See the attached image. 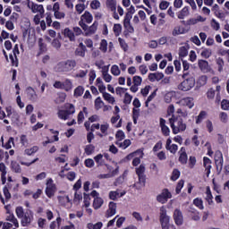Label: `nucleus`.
<instances>
[{"mask_svg":"<svg viewBox=\"0 0 229 229\" xmlns=\"http://www.w3.org/2000/svg\"><path fill=\"white\" fill-rule=\"evenodd\" d=\"M100 5H101V4L98 0H94L90 4V6H91L92 10H98Z\"/></svg>","mask_w":229,"mask_h":229,"instance_id":"56","label":"nucleus"},{"mask_svg":"<svg viewBox=\"0 0 229 229\" xmlns=\"http://www.w3.org/2000/svg\"><path fill=\"white\" fill-rule=\"evenodd\" d=\"M107 47H108V43L106 42V40L102 39L100 42V47H99L100 51H103V53H106Z\"/></svg>","mask_w":229,"mask_h":229,"instance_id":"40","label":"nucleus"},{"mask_svg":"<svg viewBox=\"0 0 229 229\" xmlns=\"http://www.w3.org/2000/svg\"><path fill=\"white\" fill-rule=\"evenodd\" d=\"M212 162L210 161V158L208 157H204V167L207 171V176H209L210 174V169H212Z\"/></svg>","mask_w":229,"mask_h":229,"instance_id":"20","label":"nucleus"},{"mask_svg":"<svg viewBox=\"0 0 229 229\" xmlns=\"http://www.w3.org/2000/svg\"><path fill=\"white\" fill-rule=\"evenodd\" d=\"M161 131L165 137H169V133H171V131L169 130V127H167V125L161 127Z\"/></svg>","mask_w":229,"mask_h":229,"instance_id":"53","label":"nucleus"},{"mask_svg":"<svg viewBox=\"0 0 229 229\" xmlns=\"http://www.w3.org/2000/svg\"><path fill=\"white\" fill-rule=\"evenodd\" d=\"M159 221L162 229H169V216H167V210L165 207H161L159 209Z\"/></svg>","mask_w":229,"mask_h":229,"instance_id":"5","label":"nucleus"},{"mask_svg":"<svg viewBox=\"0 0 229 229\" xmlns=\"http://www.w3.org/2000/svg\"><path fill=\"white\" fill-rule=\"evenodd\" d=\"M137 153H140V150H137L135 152H132L129 154L126 157L123 159V162H129V160H131V158H134V157L137 156Z\"/></svg>","mask_w":229,"mask_h":229,"instance_id":"44","label":"nucleus"},{"mask_svg":"<svg viewBox=\"0 0 229 229\" xmlns=\"http://www.w3.org/2000/svg\"><path fill=\"white\" fill-rule=\"evenodd\" d=\"M106 7L108 8V10H110L111 12H113V17L114 19H115L116 21H119V14H117V1L115 0H106Z\"/></svg>","mask_w":229,"mask_h":229,"instance_id":"7","label":"nucleus"},{"mask_svg":"<svg viewBox=\"0 0 229 229\" xmlns=\"http://www.w3.org/2000/svg\"><path fill=\"white\" fill-rule=\"evenodd\" d=\"M16 214L17 216L21 219V217H24V209L22 208V207H18L16 208Z\"/></svg>","mask_w":229,"mask_h":229,"instance_id":"51","label":"nucleus"},{"mask_svg":"<svg viewBox=\"0 0 229 229\" xmlns=\"http://www.w3.org/2000/svg\"><path fill=\"white\" fill-rule=\"evenodd\" d=\"M118 42H119L122 49H123V51H128V44H126V41H124V39L119 38Z\"/></svg>","mask_w":229,"mask_h":229,"instance_id":"47","label":"nucleus"},{"mask_svg":"<svg viewBox=\"0 0 229 229\" xmlns=\"http://www.w3.org/2000/svg\"><path fill=\"white\" fill-rule=\"evenodd\" d=\"M115 137H116V139H118V141H121V140H123V139H124V131H118L117 132H116V134H115Z\"/></svg>","mask_w":229,"mask_h":229,"instance_id":"58","label":"nucleus"},{"mask_svg":"<svg viewBox=\"0 0 229 229\" xmlns=\"http://www.w3.org/2000/svg\"><path fill=\"white\" fill-rule=\"evenodd\" d=\"M193 204L198 207L200 210H203V200L199 198H197L193 200Z\"/></svg>","mask_w":229,"mask_h":229,"instance_id":"37","label":"nucleus"},{"mask_svg":"<svg viewBox=\"0 0 229 229\" xmlns=\"http://www.w3.org/2000/svg\"><path fill=\"white\" fill-rule=\"evenodd\" d=\"M117 212V204L115 202H110L109 208L106 212V217H112V216H115Z\"/></svg>","mask_w":229,"mask_h":229,"instance_id":"14","label":"nucleus"},{"mask_svg":"<svg viewBox=\"0 0 229 229\" xmlns=\"http://www.w3.org/2000/svg\"><path fill=\"white\" fill-rule=\"evenodd\" d=\"M74 67H76L75 60H66L57 64V71L58 72H69L72 71Z\"/></svg>","mask_w":229,"mask_h":229,"instance_id":"3","label":"nucleus"},{"mask_svg":"<svg viewBox=\"0 0 229 229\" xmlns=\"http://www.w3.org/2000/svg\"><path fill=\"white\" fill-rule=\"evenodd\" d=\"M131 144V141L130 140H125L123 142L116 141V146H119V148H123V149H126Z\"/></svg>","mask_w":229,"mask_h":229,"instance_id":"30","label":"nucleus"},{"mask_svg":"<svg viewBox=\"0 0 229 229\" xmlns=\"http://www.w3.org/2000/svg\"><path fill=\"white\" fill-rule=\"evenodd\" d=\"M65 110H59L57 115L59 119H64V121H67L69 119V115H72L76 112L74 108V105L72 104H65Z\"/></svg>","mask_w":229,"mask_h":229,"instance_id":"4","label":"nucleus"},{"mask_svg":"<svg viewBox=\"0 0 229 229\" xmlns=\"http://www.w3.org/2000/svg\"><path fill=\"white\" fill-rule=\"evenodd\" d=\"M179 178H180V171H178V169H174L173 171L171 180H173V182H176V180Z\"/></svg>","mask_w":229,"mask_h":229,"instance_id":"46","label":"nucleus"},{"mask_svg":"<svg viewBox=\"0 0 229 229\" xmlns=\"http://www.w3.org/2000/svg\"><path fill=\"white\" fill-rule=\"evenodd\" d=\"M216 97V89L214 88H210L207 92V98L208 99H214Z\"/></svg>","mask_w":229,"mask_h":229,"instance_id":"42","label":"nucleus"},{"mask_svg":"<svg viewBox=\"0 0 229 229\" xmlns=\"http://www.w3.org/2000/svg\"><path fill=\"white\" fill-rule=\"evenodd\" d=\"M21 219L22 226H29L31 221H33V212L31 210H27Z\"/></svg>","mask_w":229,"mask_h":229,"instance_id":"8","label":"nucleus"},{"mask_svg":"<svg viewBox=\"0 0 229 229\" xmlns=\"http://www.w3.org/2000/svg\"><path fill=\"white\" fill-rule=\"evenodd\" d=\"M56 192V186L53 184V179H49L47 182L46 194L48 198H53Z\"/></svg>","mask_w":229,"mask_h":229,"instance_id":"9","label":"nucleus"},{"mask_svg":"<svg viewBox=\"0 0 229 229\" xmlns=\"http://www.w3.org/2000/svg\"><path fill=\"white\" fill-rule=\"evenodd\" d=\"M96 149V147H94V145H87L84 151L86 153V155H92V153H94V150Z\"/></svg>","mask_w":229,"mask_h":229,"instance_id":"38","label":"nucleus"},{"mask_svg":"<svg viewBox=\"0 0 229 229\" xmlns=\"http://www.w3.org/2000/svg\"><path fill=\"white\" fill-rule=\"evenodd\" d=\"M171 192H169V190L167 189H165L163 190L162 193L159 194L157 197V200L159 202V203H166L167 202V199H169L171 198Z\"/></svg>","mask_w":229,"mask_h":229,"instance_id":"10","label":"nucleus"},{"mask_svg":"<svg viewBox=\"0 0 229 229\" xmlns=\"http://www.w3.org/2000/svg\"><path fill=\"white\" fill-rule=\"evenodd\" d=\"M189 55V50L187 49V47H181L179 48V56L180 58H185Z\"/></svg>","mask_w":229,"mask_h":229,"instance_id":"28","label":"nucleus"},{"mask_svg":"<svg viewBox=\"0 0 229 229\" xmlns=\"http://www.w3.org/2000/svg\"><path fill=\"white\" fill-rule=\"evenodd\" d=\"M140 72L141 74H147L148 73V66H146L145 64H141L140 67Z\"/></svg>","mask_w":229,"mask_h":229,"instance_id":"62","label":"nucleus"},{"mask_svg":"<svg viewBox=\"0 0 229 229\" xmlns=\"http://www.w3.org/2000/svg\"><path fill=\"white\" fill-rule=\"evenodd\" d=\"M131 19V15L127 13L123 20V26L125 29H127V31L129 33H133L135 31V29H133V26H131V23H130Z\"/></svg>","mask_w":229,"mask_h":229,"instance_id":"13","label":"nucleus"},{"mask_svg":"<svg viewBox=\"0 0 229 229\" xmlns=\"http://www.w3.org/2000/svg\"><path fill=\"white\" fill-rule=\"evenodd\" d=\"M76 12H78L79 14L82 13L85 10V4H78L76 6Z\"/></svg>","mask_w":229,"mask_h":229,"instance_id":"55","label":"nucleus"},{"mask_svg":"<svg viewBox=\"0 0 229 229\" xmlns=\"http://www.w3.org/2000/svg\"><path fill=\"white\" fill-rule=\"evenodd\" d=\"M190 216L193 221H199V219H201L199 216V212L198 211H190Z\"/></svg>","mask_w":229,"mask_h":229,"instance_id":"36","label":"nucleus"},{"mask_svg":"<svg viewBox=\"0 0 229 229\" xmlns=\"http://www.w3.org/2000/svg\"><path fill=\"white\" fill-rule=\"evenodd\" d=\"M166 149L170 151V153H173V155H174V153L178 151V145L173 144L169 147V148H166Z\"/></svg>","mask_w":229,"mask_h":229,"instance_id":"57","label":"nucleus"},{"mask_svg":"<svg viewBox=\"0 0 229 229\" xmlns=\"http://www.w3.org/2000/svg\"><path fill=\"white\" fill-rule=\"evenodd\" d=\"M37 151H38V147L34 146V147H32L30 148H26L24 150V153H25V155L31 156V155H33V153H37Z\"/></svg>","mask_w":229,"mask_h":229,"instance_id":"35","label":"nucleus"},{"mask_svg":"<svg viewBox=\"0 0 229 229\" xmlns=\"http://www.w3.org/2000/svg\"><path fill=\"white\" fill-rule=\"evenodd\" d=\"M104 99H106V101H108V103H111V105H114V103H115V98L114 97H112V95H110L109 93H104L103 95Z\"/></svg>","mask_w":229,"mask_h":229,"instance_id":"34","label":"nucleus"},{"mask_svg":"<svg viewBox=\"0 0 229 229\" xmlns=\"http://www.w3.org/2000/svg\"><path fill=\"white\" fill-rule=\"evenodd\" d=\"M221 108L222 110H228L229 109V100H223L221 102Z\"/></svg>","mask_w":229,"mask_h":229,"instance_id":"60","label":"nucleus"},{"mask_svg":"<svg viewBox=\"0 0 229 229\" xmlns=\"http://www.w3.org/2000/svg\"><path fill=\"white\" fill-rule=\"evenodd\" d=\"M103 199L96 197L93 201V207L96 210H98V208H101V207H103Z\"/></svg>","mask_w":229,"mask_h":229,"instance_id":"24","label":"nucleus"},{"mask_svg":"<svg viewBox=\"0 0 229 229\" xmlns=\"http://www.w3.org/2000/svg\"><path fill=\"white\" fill-rule=\"evenodd\" d=\"M132 216L134 217V219L142 222V216H140V213L133 212Z\"/></svg>","mask_w":229,"mask_h":229,"instance_id":"63","label":"nucleus"},{"mask_svg":"<svg viewBox=\"0 0 229 229\" xmlns=\"http://www.w3.org/2000/svg\"><path fill=\"white\" fill-rule=\"evenodd\" d=\"M181 164H187V153H181L179 157Z\"/></svg>","mask_w":229,"mask_h":229,"instance_id":"52","label":"nucleus"},{"mask_svg":"<svg viewBox=\"0 0 229 229\" xmlns=\"http://www.w3.org/2000/svg\"><path fill=\"white\" fill-rule=\"evenodd\" d=\"M131 99H133V97L131 95H130L129 93H125L123 103L125 105H130V103H131Z\"/></svg>","mask_w":229,"mask_h":229,"instance_id":"49","label":"nucleus"},{"mask_svg":"<svg viewBox=\"0 0 229 229\" xmlns=\"http://www.w3.org/2000/svg\"><path fill=\"white\" fill-rule=\"evenodd\" d=\"M92 14H90L89 12H85L84 14L81 16V21H85L88 24H90L92 22Z\"/></svg>","mask_w":229,"mask_h":229,"instance_id":"22","label":"nucleus"},{"mask_svg":"<svg viewBox=\"0 0 229 229\" xmlns=\"http://www.w3.org/2000/svg\"><path fill=\"white\" fill-rule=\"evenodd\" d=\"M12 169L14 173H21L22 169L21 168V165L17 162H12L11 163Z\"/></svg>","mask_w":229,"mask_h":229,"instance_id":"33","label":"nucleus"},{"mask_svg":"<svg viewBox=\"0 0 229 229\" xmlns=\"http://www.w3.org/2000/svg\"><path fill=\"white\" fill-rule=\"evenodd\" d=\"M183 31H184L183 27H182V26H177V27H175V28L174 29V30L172 31V35H173L174 37H176V36H178V35H182V33H183Z\"/></svg>","mask_w":229,"mask_h":229,"instance_id":"29","label":"nucleus"},{"mask_svg":"<svg viewBox=\"0 0 229 229\" xmlns=\"http://www.w3.org/2000/svg\"><path fill=\"white\" fill-rule=\"evenodd\" d=\"M179 105H182V106H187L189 108H192L194 106V98H185L181 99L178 102Z\"/></svg>","mask_w":229,"mask_h":229,"instance_id":"17","label":"nucleus"},{"mask_svg":"<svg viewBox=\"0 0 229 229\" xmlns=\"http://www.w3.org/2000/svg\"><path fill=\"white\" fill-rule=\"evenodd\" d=\"M198 65L202 72H208L210 71V65L208 64V61L200 59L198 61Z\"/></svg>","mask_w":229,"mask_h":229,"instance_id":"16","label":"nucleus"},{"mask_svg":"<svg viewBox=\"0 0 229 229\" xmlns=\"http://www.w3.org/2000/svg\"><path fill=\"white\" fill-rule=\"evenodd\" d=\"M12 146H13V137L9 138L8 141L4 145V148L6 149H10L12 148Z\"/></svg>","mask_w":229,"mask_h":229,"instance_id":"59","label":"nucleus"},{"mask_svg":"<svg viewBox=\"0 0 229 229\" xmlns=\"http://www.w3.org/2000/svg\"><path fill=\"white\" fill-rule=\"evenodd\" d=\"M121 30H122L121 24L114 25V32L115 37H119V35L121 34Z\"/></svg>","mask_w":229,"mask_h":229,"instance_id":"48","label":"nucleus"},{"mask_svg":"<svg viewBox=\"0 0 229 229\" xmlns=\"http://www.w3.org/2000/svg\"><path fill=\"white\" fill-rule=\"evenodd\" d=\"M146 166L144 165H140L138 168H136V174L139 177V182L133 184V187L136 189H140V187H144L146 185Z\"/></svg>","mask_w":229,"mask_h":229,"instance_id":"2","label":"nucleus"},{"mask_svg":"<svg viewBox=\"0 0 229 229\" xmlns=\"http://www.w3.org/2000/svg\"><path fill=\"white\" fill-rule=\"evenodd\" d=\"M30 10H32L33 13H39L41 17L44 15V6L42 4H37L32 3L31 5H28Z\"/></svg>","mask_w":229,"mask_h":229,"instance_id":"15","label":"nucleus"},{"mask_svg":"<svg viewBox=\"0 0 229 229\" xmlns=\"http://www.w3.org/2000/svg\"><path fill=\"white\" fill-rule=\"evenodd\" d=\"M126 192H122L121 194H119L118 191H110L109 198L110 199L115 200L117 199V198H123V196H124Z\"/></svg>","mask_w":229,"mask_h":229,"instance_id":"26","label":"nucleus"},{"mask_svg":"<svg viewBox=\"0 0 229 229\" xmlns=\"http://www.w3.org/2000/svg\"><path fill=\"white\" fill-rule=\"evenodd\" d=\"M102 76L106 83H110L112 81V75L108 74V68L104 66L102 69Z\"/></svg>","mask_w":229,"mask_h":229,"instance_id":"19","label":"nucleus"},{"mask_svg":"<svg viewBox=\"0 0 229 229\" xmlns=\"http://www.w3.org/2000/svg\"><path fill=\"white\" fill-rule=\"evenodd\" d=\"M132 83H133V85L140 87V85L142 84V78L140 76H137V75L134 76L132 78Z\"/></svg>","mask_w":229,"mask_h":229,"instance_id":"41","label":"nucleus"},{"mask_svg":"<svg viewBox=\"0 0 229 229\" xmlns=\"http://www.w3.org/2000/svg\"><path fill=\"white\" fill-rule=\"evenodd\" d=\"M26 94L30 101L35 102L37 101V99H38V95H37V91H35V89L31 87L27 88Z\"/></svg>","mask_w":229,"mask_h":229,"instance_id":"12","label":"nucleus"},{"mask_svg":"<svg viewBox=\"0 0 229 229\" xmlns=\"http://www.w3.org/2000/svg\"><path fill=\"white\" fill-rule=\"evenodd\" d=\"M200 56H202V58H210V56H212V50L210 48H205L200 53Z\"/></svg>","mask_w":229,"mask_h":229,"instance_id":"31","label":"nucleus"},{"mask_svg":"<svg viewBox=\"0 0 229 229\" xmlns=\"http://www.w3.org/2000/svg\"><path fill=\"white\" fill-rule=\"evenodd\" d=\"M194 85H196V81L192 77H190L181 82L178 89L179 90H182V92H188Z\"/></svg>","mask_w":229,"mask_h":229,"instance_id":"6","label":"nucleus"},{"mask_svg":"<svg viewBox=\"0 0 229 229\" xmlns=\"http://www.w3.org/2000/svg\"><path fill=\"white\" fill-rule=\"evenodd\" d=\"M63 33L66 38H69L70 42H76V35L71 29H64Z\"/></svg>","mask_w":229,"mask_h":229,"instance_id":"18","label":"nucleus"},{"mask_svg":"<svg viewBox=\"0 0 229 229\" xmlns=\"http://www.w3.org/2000/svg\"><path fill=\"white\" fill-rule=\"evenodd\" d=\"M86 167H94V159L88 158L84 162Z\"/></svg>","mask_w":229,"mask_h":229,"instance_id":"61","label":"nucleus"},{"mask_svg":"<svg viewBox=\"0 0 229 229\" xmlns=\"http://www.w3.org/2000/svg\"><path fill=\"white\" fill-rule=\"evenodd\" d=\"M206 200L208 201V205H212V203H214V201L212 200V191H210V188L208 187L207 191H206Z\"/></svg>","mask_w":229,"mask_h":229,"instance_id":"32","label":"nucleus"},{"mask_svg":"<svg viewBox=\"0 0 229 229\" xmlns=\"http://www.w3.org/2000/svg\"><path fill=\"white\" fill-rule=\"evenodd\" d=\"M184 183H185V182L183 180L179 181V182L177 183V186L175 188L176 194H180V192H182V189H183Z\"/></svg>","mask_w":229,"mask_h":229,"instance_id":"43","label":"nucleus"},{"mask_svg":"<svg viewBox=\"0 0 229 229\" xmlns=\"http://www.w3.org/2000/svg\"><path fill=\"white\" fill-rule=\"evenodd\" d=\"M174 219L175 225H177V226H182V225H183V215L182 214V211H180V209L174 210Z\"/></svg>","mask_w":229,"mask_h":229,"instance_id":"11","label":"nucleus"},{"mask_svg":"<svg viewBox=\"0 0 229 229\" xmlns=\"http://www.w3.org/2000/svg\"><path fill=\"white\" fill-rule=\"evenodd\" d=\"M83 87L79 86L74 90V96L80 97L83 94Z\"/></svg>","mask_w":229,"mask_h":229,"instance_id":"54","label":"nucleus"},{"mask_svg":"<svg viewBox=\"0 0 229 229\" xmlns=\"http://www.w3.org/2000/svg\"><path fill=\"white\" fill-rule=\"evenodd\" d=\"M217 71L218 72H223V68L225 67V61L223 58L218 57L216 60Z\"/></svg>","mask_w":229,"mask_h":229,"instance_id":"27","label":"nucleus"},{"mask_svg":"<svg viewBox=\"0 0 229 229\" xmlns=\"http://www.w3.org/2000/svg\"><path fill=\"white\" fill-rule=\"evenodd\" d=\"M98 31V21H95L90 27L88 28L86 35H94Z\"/></svg>","mask_w":229,"mask_h":229,"instance_id":"25","label":"nucleus"},{"mask_svg":"<svg viewBox=\"0 0 229 229\" xmlns=\"http://www.w3.org/2000/svg\"><path fill=\"white\" fill-rule=\"evenodd\" d=\"M216 171L218 174L223 171V154L220 155L218 159H216Z\"/></svg>","mask_w":229,"mask_h":229,"instance_id":"23","label":"nucleus"},{"mask_svg":"<svg viewBox=\"0 0 229 229\" xmlns=\"http://www.w3.org/2000/svg\"><path fill=\"white\" fill-rule=\"evenodd\" d=\"M65 93L59 94V97L55 99V103L58 105L60 103H64L65 101Z\"/></svg>","mask_w":229,"mask_h":229,"instance_id":"50","label":"nucleus"},{"mask_svg":"<svg viewBox=\"0 0 229 229\" xmlns=\"http://www.w3.org/2000/svg\"><path fill=\"white\" fill-rule=\"evenodd\" d=\"M100 131H102V133H105L106 135H107L106 131H108V124H102L100 126Z\"/></svg>","mask_w":229,"mask_h":229,"instance_id":"64","label":"nucleus"},{"mask_svg":"<svg viewBox=\"0 0 229 229\" xmlns=\"http://www.w3.org/2000/svg\"><path fill=\"white\" fill-rule=\"evenodd\" d=\"M169 123L174 135L180 133V131H185V130H187V125L183 123L182 118H176L174 115H172L169 119Z\"/></svg>","mask_w":229,"mask_h":229,"instance_id":"1","label":"nucleus"},{"mask_svg":"<svg viewBox=\"0 0 229 229\" xmlns=\"http://www.w3.org/2000/svg\"><path fill=\"white\" fill-rule=\"evenodd\" d=\"M190 12H189V7L185 6L184 8L182 9V11H180L178 13V19H185V17H189Z\"/></svg>","mask_w":229,"mask_h":229,"instance_id":"21","label":"nucleus"},{"mask_svg":"<svg viewBox=\"0 0 229 229\" xmlns=\"http://www.w3.org/2000/svg\"><path fill=\"white\" fill-rule=\"evenodd\" d=\"M85 53H87V50H85L83 48H76V50H75V55L81 56V58H84Z\"/></svg>","mask_w":229,"mask_h":229,"instance_id":"45","label":"nucleus"},{"mask_svg":"<svg viewBox=\"0 0 229 229\" xmlns=\"http://www.w3.org/2000/svg\"><path fill=\"white\" fill-rule=\"evenodd\" d=\"M111 72L114 76H119V74H121V70L119 69V66L114 64L111 67Z\"/></svg>","mask_w":229,"mask_h":229,"instance_id":"39","label":"nucleus"}]
</instances>
